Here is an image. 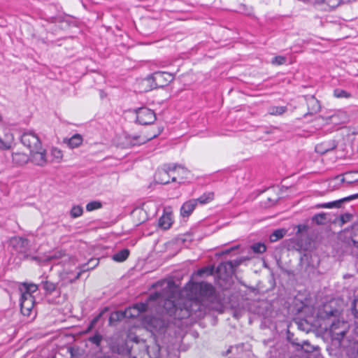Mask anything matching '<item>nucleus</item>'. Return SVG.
<instances>
[{"instance_id":"f257e3e1","label":"nucleus","mask_w":358,"mask_h":358,"mask_svg":"<svg viewBox=\"0 0 358 358\" xmlns=\"http://www.w3.org/2000/svg\"><path fill=\"white\" fill-rule=\"evenodd\" d=\"M21 143L30 151V160L37 166H43L47 162L46 152L36 134L32 132L24 133Z\"/></svg>"},{"instance_id":"f03ea898","label":"nucleus","mask_w":358,"mask_h":358,"mask_svg":"<svg viewBox=\"0 0 358 358\" xmlns=\"http://www.w3.org/2000/svg\"><path fill=\"white\" fill-rule=\"evenodd\" d=\"M216 278L215 283L219 288L224 290L229 289L234 283V275L235 271L231 262H224L220 263L215 271Z\"/></svg>"},{"instance_id":"7ed1b4c3","label":"nucleus","mask_w":358,"mask_h":358,"mask_svg":"<svg viewBox=\"0 0 358 358\" xmlns=\"http://www.w3.org/2000/svg\"><path fill=\"white\" fill-rule=\"evenodd\" d=\"M213 266L203 267L198 270L195 273L193 274L192 279L186 285L185 291H214V288L210 283H208L205 281H198L196 280V278L198 276H208L213 275Z\"/></svg>"},{"instance_id":"20e7f679","label":"nucleus","mask_w":358,"mask_h":358,"mask_svg":"<svg viewBox=\"0 0 358 358\" xmlns=\"http://www.w3.org/2000/svg\"><path fill=\"white\" fill-rule=\"evenodd\" d=\"M341 310L338 307V301L331 299L324 303L317 309V316L322 320L329 319L330 317H336L340 315Z\"/></svg>"},{"instance_id":"39448f33","label":"nucleus","mask_w":358,"mask_h":358,"mask_svg":"<svg viewBox=\"0 0 358 358\" xmlns=\"http://www.w3.org/2000/svg\"><path fill=\"white\" fill-rule=\"evenodd\" d=\"M181 169L182 171L186 172L187 169L182 165L176 164H165L163 167L159 169L155 175V180L157 182L160 184H168L170 182L171 175L170 172H174L177 169Z\"/></svg>"},{"instance_id":"423d86ee","label":"nucleus","mask_w":358,"mask_h":358,"mask_svg":"<svg viewBox=\"0 0 358 358\" xmlns=\"http://www.w3.org/2000/svg\"><path fill=\"white\" fill-rule=\"evenodd\" d=\"M160 296V292H155L150 295L148 300L145 303H136L133 306L125 310L127 318H134L138 317L140 313L147 311L150 308V303L152 301L157 300Z\"/></svg>"},{"instance_id":"0eeeda50","label":"nucleus","mask_w":358,"mask_h":358,"mask_svg":"<svg viewBox=\"0 0 358 358\" xmlns=\"http://www.w3.org/2000/svg\"><path fill=\"white\" fill-rule=\"evenodd\" d=\"M349 324L343 320H337L330 325V333L333 341H338L341 345V341L349 330Z\"/></svg>"},{"instance_id":"6e6552de","label":"nucleus","mask_w":358,"mask_h":358,"mask_svg":"<svg viewBox=\"0 0 358 358\" xmlns=\"http://www.w3.org/2000/svg\"><path fill=\"white\" fill-rule=\"evenodd\" d=\"M10 288L17 289L19 291H37L38 289H43L45 291H54L55 289V285L48 281L42 282L41 285L28 282H13Z\"/></svg>"},{"instance_id":"1a4fd4ad","label":"nucleus","mask_w":358,"mask_h":358,"mask_svg":"<svg viewBox=\"0 0 358 358\" xmlns=\"http://www.w3.org/2000/svg\"><path fill=\"white\" fill-rule=\"evenodd\" d=\"M136 120L141 124H152L155 120V113L148 108H140L136 110Z\"/></svg>"},{"instance_id":"9d476101","label":"nucleus","mask_w":358,"mask_h":358,"mask_svg":"<svg viewBox=\"0 0 358 358\" xmlns=\"http://www.w3.org/2000/svg\"><path fill=\"white\" fill-rule=\"evenodd\" d=\"M34 306V298L31 292H22L20 310L24 315L29 316Z\"/></svg>"},{"instance_id":"9b49d317","label":"nucleus","mask_w":358,"mask_h":358,"mask_svg":"<svg viewBox=\"0 0 358 358\" xmlns=\"http://www.w3.org/2000/svg\"><path fill=\"white\" fill-rule=\"evenodd\" d=\"M178 285L172 277L159 280L151 285L156 291H173L178 288Z\"/></svg>"},{"instance_id":"f8f14e48","label":"nucleus","mask_w":358,"mask_h":358,"mask_svg":"<svg viewBox=\"0 0 358 358\" xmlns=\"http://www.w3.org/2000/svg\"><path fill=\"white\" fill-rule=\"evenodd\" d=\"M152 77L156 88L165 87L174 79L173 74L168 72L161 71L154 73L152 74Z\"/></svg>"},{"instance_id":"ddd939ff","label":"nucleus","mask_w":358,"mask_h":358,"mask_svg":"<svg viewBox=\"0 0 358 358\" xmlns=\"http://www.w3.org/2000/svg\"><path fill=\"white\" fill-rule=\"evenodd\" d=\"M350 174L345 173L344 175H339L334 177L332 179H330L328 182V187L331 190H335L338 189L342 184L346 183L348 185L352 183L350 180L348 179V176H350Z\"/></svg>"},{"instance_id":"4468645a","label":"nucleus","mask_w":358,"mask_h":358,"mask_svg":"<svg viewBox=\"0 0 358 358\" xmlns=\"http://www.w3.org/2000/svg\"><path fill=\"white\" fill-rule=\"evenodd\" d=\"M144 322L148 327L152 328L157 331H163L166 327L165 321L159 317H145Z\"/></svg>"},{"instance_id":"2eb2a0df","label":"nucleus","mask_w":358,"mask_h":358,"mask_svg":"<svg viewBox=\"0 0 358 358\" xmlns=\"http://www.w3.org/2000/svg\"><path fill=\"white\" fill-rule=\"evenodd\" d=\"M338 143L335 140H327L315 146L316 152L324 155L337 148Z\"/></svg>"},{"instance_id":"dca6fc26","label":"nucleus","mask_w":358,"mask_h":358,"mask_svg":"<svg viewBox=\"0 0 358 358\" xmlns=\"http://www.w3.org/2000/svg\"><path fill=\"white\" fill-rule=\"evenodd\" d=\"M156 88L152 75L138 81V89L140 92H148Z\"/></svg>"},{"instance_id":"f3484780","label":"nucleus","mask_w":358,"mask_h":358,"mask_svg":"<svg viewBox=\"0 0 358 358\" xmlns=\"http://www.w3.org/2000/svg\"><path fill=\"white\" fill-rule=\"evenodd\" d=\"M13 141V134L10 131H5L3 137L0 136V149L2 150L10 149Z\"/></svg>"},{"instance_id":"a211bd4d","label":"nucleus","mask_w":358,"mask_h":358,"mask_svg":"<svg viewBox=\"0 0 358 358\" xmlns=\"http://www.w3.org/2000/svg\"><path fill=\"white\" fill-rule=\"evenodd\" d=\"M357 198H358V194L351 195V196H349L348 197H345V198H343V199H339L337 201L322 203V204H320L319 206L320 208H340L341 204L343 202L350 201V200H352V199H355Z\"/></svg>"},{"instance_id":"6ab92c4d","label":"nucleus","mask_w":358,"mask_h":358,"mask_svg":"<svg viewBox=\"0 0 358 358\" xmlns=\"http://www.w3.org/2000/svg\"><path fill=\"white\" fill-rule=\"evenodd\" d=\"M63 141L69 148L73 149L79 147L82 144L83 138L80 134H76L69 138H64Z\"/></svg>"},{"instance_id":"aec40b11","label":"nucleus","mask_w":358,"mask_h":358,"mask_svg":"<svg viewBox=\"0 0 358 358\" xmlns=\"http://www.w3.org/2000/svg\"><path fill=\"white\" fill-rule=\"evenodd\" d=\"M10 245L17 251L23 252L27 246V240L22 237H14L10 241Z\"/></svg>"},{"instance_id":"412c9836","label":"nucleus","mask_w":358,"mask_h":358,"mask_svg":"<svg viewBox=\"0 0 358 358\" xmlns=\"http://www.w3.org/2000/svg\"><path fill=\"white\" fill-rule=\"evenodd\" d=\"M197 205V200H189L185 202L181 207L180 214L182 217H188L193 212Z\"/></svg>"},{"instance_id":"4be33fe9","label":"nucleus","mask_w":358,"mask_h":358,"mask_svg":"<svg viewBox=\"0 0 358 358\" xmlns=\"http://www.w3.org/2000/svg\"><path fill=\"white\" fill-rule=\"evenodd\" d=\"M13 162L20 166L24 165L30 159L27 155L16 152L13 153Z\"/></svg>"},{"instance_id":"5701e85b","label":"nucleus","mask_w":358,"mask_h":358,"mask_svg":"<svg viewBox=\"0 0 358 358\" xmlns=\"http://www.w3.org/2000/svg\"><path fill=\"white\" fill-rule=\"evenodd\" d=\"M172 224L171 215L164 213L159 220V226L163 229H168Z\"/></svg>"},{"instance_id":"b1692460","label":"nucleus","mask_w":358,"mask_h":358,"mask_svg":"<svg viewBox=\"0 0 358 358\" xmlns=\"http://www.w3.org/2000/svg\"><path fill=\"white\" fill-rule=\"evenodd\" d=\"M129 255V250L128 249H123L117 253L114 254L112 257L113 260L117 262H124Z\"/></svg>"},{"instance_id":"393cba45","label":"nucleus","mask_w":358,"mask_h":358,"mask_svg":"<svg viewBox=\"0 0 358 358\" xmlns=\"http://www.w3.org/2000/svg\"><path fill=\"white\" fill-rule=\"evenodd\" d=\"M127 312L124 311H115L109 317V324L112 325L114 322L121 321L124 318L127 317Z\"/></svg>"},{"instance_id":"a878e982","label":"nucleus","mask_w":358,"mask_h":358,"mask_svg":"<svg viewBox=\"0 0 358 358\" xmlns=\"http://www.w3.org/2000/svg\"><path fill=\"white\" fill-rule=\"evenodd\" d=\"M50 162L52 163H59L63 158L62 152L56 148H53L50 152Z\"/></svg>"},{"instance_id":"bb28decb","label":"nucleus","mask_w":358,"mask_h":358,"mask_svg":"<svg viewBox=\"0 0 358 358\" xmlns=\"http://www.w3.org/2000/svg\"><path fill=\"white\" fill-rule=\"evenodd\" d=\"M287 230L285 229H279L275 230L269 237L271 242H275L284 237V236L286 234Z\"/></svg>"},{"instance_id":"cd10ccee","label":"nucleus","mask_w":358,"mask_h":358,"mask_svg":"<svg viewBox=\"0 0 358 358\" xmlns=\"http://www.w3.org/2000/svg\"><path fill=\"white\" fill-rule=\"evenodd\" d=\"M315 3L319 5L325 3L331 9H334L340 5L341 0H315Z\"/></svg>"},{"instance_id":"c85d7f7f","label":"nucleus","mask_w":358,"mask_h":358,"mask_svg":"<svg viewBox=\"0 0 358 358\" xmlns=\"http://www.w3.org/2000/svg\"><path fill=\"white\" fill-rule=\"evenodd\" d=\"M251 250L257 254L264 253L266 250V246L264 243H257L250 246Z\"/></svg>"},{"instance_id":"c756f323","label":"nucleus","mask_w":358,"mask_h":358,"mask_svg":"<svg viewBox=\"0 0 358 358\" xmlns=\"http://www.w3.org/2000/svg\"><path fill=\"white\" fill-rule=\"evenodd\" d=\"M285 106H272L268 109V113L272 115H280L286 111Z\"/></svg>"},{"instance_id":"7c9ffc66","label":"nucleus","mask_w":358,"mask_h":358,"mask_svg":"<svg viewBox=\"0 0 358 358\" xmlns=\"http://www.w3.org/2000/svg\"><path fill=\"white\" fill-rule=\"evenodd\" d=\"M83 213V209L82 206L77 205L73 206L70 211V215L71 217L76 218L82 215Z\"/></svg>"},{"instance_id":"2f4dec72","label":"nucleus","mask_w":358,"mask_h":358,"mask_svg":"<svg viewBox=\"0 0 358 358\" xmlns=\"http://www.w3.org/2000/svg\"><path fill=\"white\" fill-rule=\"evenodd\" d=\"M214 194L212 192H209L208 194H204L201 196L199 199H197V203L199 202L201 204H205L213 199Z\"/></svg>"},{"instance_id":"473e14b6","label":"nucleus","mask_w":358,"mask_h":358,"mask_svg":"<svg viewBox=\"0 0 358 358\" xmlns=\"http://www.w3.org/2000/svg\"><path fill=\"white\" fill-rule=\"evenodd\" d=\"M250 260V258L248 257H241L236 259L233 261H230L231 264L233 266L234 270L236 271V269L245 262Z\"/></svg>"},{"instance_id":"72a5a7b5","label":"nucleus","mask_w":358,"mask_h":358,"mask_svg":"<svg viewBox=\"0 0 358 358\" xmlns=\"http://www.w3.org/2000/svg\"><path fill=\"white\" fill-rule=\"evenodd\" d=\"M271 191L268 190V193L264 196V199L266 201H263L262 203L265 206H271L275 203V202L277 201L278 198L277 196L272 197L270 196Z\"/></svg>"},{"instance_id":"f704fd0d","label":"nucleus","mask_w":358,"mask_h":358,"mask_svg":"<svg viewBox=\"0 0 358 358\" xmlns=\"http://www.w3.org/2000/svg\"><path fill=\"white\" fill-rule=\"evenodd\" d=\"M308 103L309 105H313V108L311 109V113H316L319 110L320 105H319L318 101L317 99H315V97H313V96L310 97L308 99Z\"/></svg>"},{"instance_id":"c9c22d12","label":"nucleus","mask_w":358,"mask_h":358,"mask_svg":"<svg viewBox=\"0 0 358 358\" xmlns=\"http://www.w3.org/2000/svg\"><path fill=\"white\" fill-rule=\"evenodd\" d=\"M101 207V203L99 201H91L86 206V210L87 211H92L99 209Z\"/></svg>"},{"instance_id":"e433bc0d","label":"nucleus","mask_w":358,"mask_h":358,"mask_svg":"<svg viewBox=\"0 0 358 358\" xmlns=\"http://www.w3.org/2000/svg\"><path fill=\"white\" fill-rule=\"evenodd\" d=\"M352 241L353 245L358 248V224L355 225L352 229Z\"/></svg>"},{"instance_id":"4c0bfd02","label":"nucleus","mask_w":358,"mask_h":358,"mask_svg":"<svg viewBox=\"0 0 358 358\" xmlns=\"http://www.w3.org/2000/svg\"><path fill=\"white\" fill-rule=\"evenodd\" d=\"M187 173V171L186 172H184L182 171L181 169L178 168L177 170L174 172H170V174L171 175V179L172 182L176 181L177 176H179L180 174L182 175V178L185 177V175Z\"/></svg>"},{"instance_id":"58836bf2","label":"nucleus","mask_w":358,"mask_h":358,"mask_svg":"<svg viewBox=\"0 0 358 358\" xmlns=\"http://www.w3.org/2000/svg\"><path fill=\"white\" fill-rule=\"evenodd\" d=\"M325 220L326 215L324 213L317 214L313 218V220L315 221L318 224H324Z\"/></svg>"},{"instance_id":"ea45409f","label":"nucleus","mask_w":358,"mask_h":358,"mask_svg":"<svg viewBox=\"0 0 358 358\" xmlns=\"http://www.w3.org/2000/svg\"><path fill=\"white\" fill-rule=\"evenodd\" d=\"M63 256H64V254L61 251H58V252H55V254L52 255H48L47 257V258L45 259V260L46 261H52L55 259H59L62 258Z\"/></svg>"},{"instance_id":"a19ab883","label":"nucleus","mask_w":358,"mask_h":358,"mask_svg":"<svg viewBox=\"0 0 358 358\" xmlns=\"http://www.w3.org/2000/svg\"><path fill=\"white\" fill-rule=\"evenodd\" d=\"M285 61H286V59L284 57L277 56V57H275L272 59L271 63L273 64H275V65H281V64H284L285 62Z\"/></svg>"},{"instance_id":"79ce46f5","label":"nucleus","mask_w":358,"mask_h":358,"mask_svg":"<svg viewBox=\"0 0 358 358\" xmlns=\"http://www.w3.org/2000/svg\"><path fill=\"white\" fill-rule=\"evenodd\" d=\"M334 95L338 98L350 96L349 94L346 91L342 90H334Z\"/></svg>"},{"instance_id":"37998d69","label":"nucleus","mask_w":358,"mask_h":358,"mask_svg":"<svg viewBox=\"0 0 358 358\" xmlns=\"http://www.w3.org/2000/svg\"><path fill=\"white\" fill-rule=\"evenodd\" d=\"M145 212L143 209H136L133 212V215L134 217L136 215H139V216L142 215L143 217L142 220H139L140 222H143L146 220V217L145 216Z\"/></svg>"},{"instance_id":"c03bdc74","label":"nucleus","mask_w":358,"mask_h":358,"mask_svg":"<svg viewBox=\"0 0 358 358\" xmlns=\"http://www.w3.org/2000/svg\"><path fill=\"white\" fill-rule=\"evenodd\" d=\"M352 218V215L349 213L343 214L341 216L340 220L341 222V225L348 222Z\"/></svg>"},{"instance_id":"a18cd8bd","label":"nucleus","mask_w":358,"mask_h":358,"mask_svg":"<svg viewBox=\"0 0 358 358\" xmlns=\"http://www.w3.org/2000/svg\"><path fill=\"white\" fill-rule=\"evenodd\" d=\"M102 340V336L99 334H96L94 336L91 337L90 338V341L96 344V345H99Z\"/></svg>"},{"instance_id":"49530a36","label":"nucleus","mask_w":358,"mask_h":358,"mask_svg":"<svg viewBox=\"0 0 358 358\" xmlns=\"http://www.w3.org/2000/svg\"><path fill=\"white\" fill-rule=\"evenodd\" d=\"M339 115H344L343 113H340L338 114H334L333 115H331L329 118H330V120L331 122L333 123V124H337L338 122V116Z\"/></svg>"},{"instance_id":"de8ad7c7","label":"nucleus","mask_w":358,"mask_h":358,"mask_svg":"<svg viewBox=\"0 0 358 358\" xmlns=\"http://www.w3.org/2000/svg\"><path fill=\"white\" fill-rule=\"evenodd\" d=\"M239 248H240V245H236V246H234V247H231V248H230L229 249H227V250H224L222 251V252H220V255H227V254H229V253H230L231 252H232V251H234V250H235L238 249Z\"/></svg>"},{"instance_id":"09e8293b","label":"nucleus","mask_w":358,"mask_h":358,"mask_svg":"<svg viewBox=\"0 0 358 358\" xmlns=\"http://www.w3.org/2000/svg\"><path fill=\"white\" fill-rule=\"evenodd\" d=\"M102 315L103 313H100L96 317H94L91 322L90 328H92L94 325H95Z\"/></svg>"},{"instance_id":"8fccbe9b","label":"nucleus","mask_w":358,"mask_h":358,"mask_svg":"<svg viewBox=\"0 0 358 358\" xmlns=\"http://www.w3.org/2000/svg\"><path fill=\"white\" fill-rule=\"evenodd\" d=\"M169 303L170 306L176 307L177 306L176 303L172 300H168L167 302H166L165 304Z\"/></svg>"},{"instance_id":"3c124183","label":"nucleus","mask_w":358,"mask_h":358,"mask_svg":"<svg viewBox=\"0 0 358 358\" xmlns=\"http://www.w3.org/2000/svg\"><path fill=\"white\" fill-rule=\"evenodd\" d=\"M137 139H138V138H137V137L134 138V140H135L136 142H134V143H133V145H136V144L144 143L145 142V140H143V141H141V142H138V141H137Z\"/></svg>"},{"instance_id":"603ef678","label":"nucleus","mask_w":358,"mask_h":358,"mask_svg":"<svg viewBox=\"0 0 358 358\" xmlns=\"http://www.w3.org/2000/svg\"><path fill=\"white\" fill-rule=\"evenodd\" d=\"M349 173V174H350V176H348L347 178H348V180H350L352 181V182H353V180H352V178H351V176H352V173Z\"/></svg>"},{"instance_id":"864d4df0","label":"nucleus","mask_w":358,"mask_h":358,"mask_svg":"<svg viewBox=\"0 0 358 358\" xmlns=\"http://www.w3.org/2000/svg\"><path fill=\"white\" fill-rule=\"evenodd\" d=\"M108 308H105L101 313H103V314L104 313H106V311H108Z\"/></svg>"},{"instance_id":"5fc2aeb1","label":"nucleus","mask_w":358,"mask_h":358,"mask_svg":"<svg viewBox=\"0 0 358 358\" xmlns=\"http://www.w3.org/2000/svg\"><path fill=\"white\" fill-rule=\"evenodd\" d=\"M96 262V265L98 264V260L97 259L91 260L90 262Z\"/></svg>"},{"instance_id":"6e6d98bb","label":"nucleus","mask_w":358,"mask_h":358,"mask_svg":"<svg viewBox=\"0 0 358 358\" xmlns=\"http://www.w3.org/2000/svg\"><path fill=\"white\" fill-rule=\"evenodd\" d=\"M172 293H173V294H175V293L178 294L179 292H172Z\"/></svg>"},{"instance_id":"4d7b16f0","label":"nucleus","mask_w":358,"mask_h":358,"mask_svg":"<svg viewBox=\"0 0 358 358\" xmlns=\"http://www.w3.org/2000/svg\"><path fill=\"white\" fill-rule=\"evenodd\" d=\"M133 358H136V357H133Z\"/></svg>"}]
</instances>
